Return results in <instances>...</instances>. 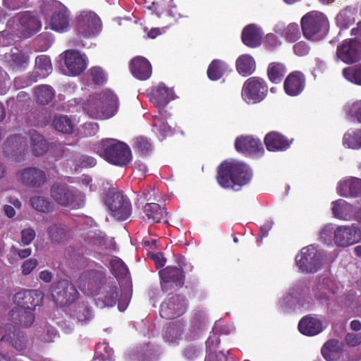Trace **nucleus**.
<instances>
[{
	"label": "nucleus",
	"instance_id": "f257e3e1",
	"mask_svg": "<svg viewBox=\"0 0 361 361\" xmlns=\"http://www.w3.org/2000/svg\"><path fill=\"white\" fill-rule=\"evenodd\" d=\"M83 109L92 118L109 119L118 111V99L111 90L106 89L90 95Z\"/></svg>",
	"mask_w": 361,
	"mask_h": 361
},
{
	"label": "nucleus",
	"instance_id": "f03ea898",
	"mask_svg": "<svg viewBox=\"0 0 361 361\" xmlns=\"http://www.w3.org/2000/svg\"><path fill=\"white\" fill-rule=\"evenodd\" d=\"M252 176L250 168L245 163L224 161L218 166L216 180L222 188L233 189L235 185L247 184Z\"/></svg>",
	"mask_w": 361,
	"mask_h": 361
},
{
	"label": "nucleus",
	"instance_id": "7ed1b4c3",
	"mask_svg": "<svg viewBox=\"0 0 361 361\" xmlns=\"http://www.w3.org/2000/svg\"><path fill=\"white\" fill-rule=\"evenodd\" d=\"M93 149L108 163L115 166L123 167L132 161L130 147L116 139H102L94 145Z\"/></svg>",
	"mask_w": 361,
	"mask_h": 361
},
{
	"label": "nucleus",
	"instance_id": "20e7f679",
	"mask_svg": "<svg viewBox=\"0 0 361 361\" xmlns=\"http://www.w3.org/2000/svg\"><path fill=\"white\" fill-rule=\"evenodd\" d=\"M8 26L20 37L29 38L41 30L42 22L33 12L23 11L12 17L8 22Z\"/></svg>",
	"mask_w": 361,
	"mask_h": 361
},
{
	"label": "nucleus",
	"instance_id": "39448f33",
	"mask_svg": "<svg viewBox=\"0 0 361 361\" xmlns=\"http://www.w3.org/2000/svg\"><path fill=\"white\" fill-rule=\"evenodd\" d=\"M301 28L305 38L311 40L322 39L329 30L327 18L322 13L310 11L301 19Z\"/></svg>",
	"mask_w": 361,
	"mask_h": 361
},
{
	"label": "nucleus",
	"instance_id": "423d86ee",
	"mask_svg": "<svg viewBox=\"0 0 361 361\" xmlns=\"http://www.w3.org/2000/svg\"><path fill=\"white\" fill-rule=\"evenodd\" d=\"M50 195L58 204L63 207L80 208L85 204L84 193L66 184H53L50 188Z\"/></svg>",
	"mask_w": 361,
	"mask_h": 361
},
{
	"label": "nucleus",
	"instance_id": "0eeeda50",
	"mask_svg": "<svg viewBox=\"0 0 361 361\" xmlns=\"http://www.w3.org/2000/svg\"><path fill=\"white\" fill-rule=\"evenodd\" d=\"M42 13L50 19L51 29L57 32L67 30L69 27V13L67 8L57 1L44 3L40 7Z\"/></svg>",
	"mask_w": 361,
	"mask_h": 361
},
{
	"label": "nucleus",
	"instance_id": "6e6552de",
	"mask_svg": "<svg viewBox=\"0 0 361 361\" xmlns=\"http://www.w3.org/2000/svg\"><path fill=\"white\" fill-rule=\"evenodd\" d=\"M105 204L111 215L118 220H126L131 214L132 207L127 196L121 192L109 191L104 198Z\"/></svg>",
	"mask_w": 361,
	"mask_h": 361
},
{
	"label": "nucleus",
	"instance_id": "1a4fd4ad",
	"mask_svg": "<svg viewBox=\"0 0 361 361\" xmlns=\"http://www.w3.org/2000/svg\"><path fill=\"white\" fill-rule=\"evenodd\" d=\"M268 87L264 79L259 77H250L243 84L242 97L248 104H255L262 101L267 96Z\"/></svg>",
	"mask_w": 361,
	"mask_h": 361
},
{
	"label": "nucleus",
	"instance_id": "9d476101",
	"mask_svg": "<svg viewBox=\"0 0 361 361\" xmlns=\"http://www.w3.org/2000/svg\"><path fill=\"white\" fill-rule=\"evenodd\" d=\"M295 263L302 272L314 273L321 267V254L312 245L305 247L296 255Z\"/></svg>",
	"mask_w": 361,
	"mask_h": 361
},
{
	"label": "nucleus",
	"instance_id": "9b49d317",
	"mask_svg": "<svg viewBox=\"0 0 361 361\" xmlns=\"http://www.w3.org/2000/svg\"><path fill=\"white\" fill-rule=\"evenodd\" d=\"M79 293L75 286L68 280L56 281L51 287V296L59 306L68 305L78 298Z\"/></svg>",
	"mask_w": 361,
	"mask_h": 361
},
{
	"label": "nucleus",
	"instance_id": "f8f14e48",
	"mask_svg": "<svg viewBox=\"0 0 361 361\" xmlns=\"http://www.w3.org/2000/svg\"><path fill=\"white\" fill-rule=\"evenodd\" d=\"M187 309L186 300L181 295L168 296L160 306L159 314L166 319H173L183 314Z\"/></svg>",
	"mask_w": 361,
	"mask_h": 361
},
{
	"label": "nucleus",
	"instance_id": "ddd939ff",
	"mask_svg": "<svg viewBox=\"0 0 361 361\" xmlns=\"http://www.w3.org/2000/svg\"><path fill=\"white\" fill-rule=\"evenodd\" d=\"M161 287L164 292L180 288L184 285L185 275L181 269L168 266L159 271Z\"/></svg>",
	"mask_w": 361,
	"mask_h": 361
},
{
	"label": "nucleus",
	"instance_id": "4468645a",
	"mask_svg": "<svg viewBox=\"0 0 361 361\" xmlns=\"http://www.w3.org/2000/svg\"><path fill=\"white\" fill-rule=\"evenodd\" d=\"M76 27L80 35L90 37L97 35L100 32L102 21L95 13L83 11L77 18Z\"/></svg>",
	"mask_w": 361,
	"mask_h": 361
},
{
	"label": "nucleus",
	"instance_id": "2eb2a0df",
	"mask_svg": "<svg viewBox=\"0 0 361 361\" xmlns=\"http://www.w3.org/2000/svg\"><path fill=\"white\" fill-rule=\"evenodd\" d=\"M105 276V272L102 270H86L80 274L78 279L79 288L82 290H87L91 294H97Z\"/></svg>",
	"mask_w": 361,
	"mask_h": 361
},
{
	"label": "nucleus",
	"instance_id": "dca6fc26",
	"mask_svg": "<svg viewBox=\"0 0 361 361\" xmlns=\"http://www.w3.org/2000/svg\"><path fill=\"white\" fill-rule=\"evenodd\" d=\"M336 55L347 64L359 61L361 59V42L353 39L343 40L337 47Z\"/></svg>",
	"mask_w": 361,
	"mask_h": 361
},
{
	"label": "nucleus",
	"instance_id": "f3484780",
	"mask_svg": "<svg viewBox=\"0 0 361 361\" xmlns=\"http://www.w3.org/2000/svg\"><path fill=\"white\" fill-rule=\"evenodd\" d=\"M44 294L38 290H23L13 296V302L21 310H35L43 302Z\"/></svg>",
	"mask_w": 361,
	"mask_h": 361
},
{
	"label": "nucleus",
	"instance_id": "a211bd4d",
	"mask_svg": "<svg viewBox=\"0 0 361 361\" xmlns=\"http://www.w3.org/2000/svg\"><path fill=\"white\" fill-rule=\"evenodd\" d=\"M335 244L346 247L359 242L361 240V230L355 224L351 226H340L334 231Z\"/></svg>",
	"mask_w": 361,
	"mask_h": 361
},
{
	"label": "nucleus",
	"instance_id": "6ab92c4d",
	"mask_svg": "<svg viewBox=\"0 0 361 361\" xmlns=\"http://www.w3.org/2000/svg\"><path fill=\"white\" fill-rule=\"evenodd\" d=\"M1 341L8 342L18 351L26 348L27 339L24 334L12 324L0 326V341Z\"/></svg>",
	"mask_w": 361,
	"mask_h": 361
},
{
	"label": "nucleus",
	"instance_id": "aec40b11",
	"mask_svg": "<svg viewBox=\"0 0 361 361\" xmlns=\"http://www.w3.org/2000/svg\"><path fill=\"white\" fill-rule=\"evenodd\" d=\"M20 182L30 188H39L47 180V176L44 171L37 167H27L18 173Z\"/></svg>",
	"mask_w": 361,
	"mask_h": 361
},
{
	"label": "nucleus",
	"instance_id": "412c9836",
	"mask_svg": "<svg viewBox=\"0 0 361 361\" xmlns=\"http://www.w3.org/2000/svg\"><path fill=\"white\" fill-rule=\"evenodd\" d=\"M64 63L72 75H78L84 72L87 67L85 56L80 51L68 49L63 52Z\"/></svg>",
	"mask_w": 361,
	"mask_h": 361
},
{
	"label": "nucleus",
	"instance_id": "4be33fe9",
	"mask_svg": "<svg viewBox=\"0 0 361 361\" xmlns=\"http://www.w3.org/2000/svg\"><path fill=\"white\" fill-rule=\"evenodd\" d=\"M293 142L277 131L268 133L264 139V145L269 152H281L287 150Z\"/></svg>",
	"mask_w": 361,
	"mask_h": 361
},
{
	"label": "nucleus",
	"instance_id": "5701e85b",
	"mask_svg": "<svg viewBox=\"0 0 361 361\" xmlns=\"http://www.w3.org/2000/svg\"><path fill=\"white\" fill-rule=\"evenodd\" d=\"M235 148L237 152L245 155L256 154L264 150L260 140L251 135L238 137L235 141Z\"/></svg>",
	"mask_w": 361,
	"mask_h": 361
},
{
	"label": "nucleus",
	"instance_id": "b1692460",
	"mask_svg": "<svg viewBox=\"0 0 361 361\" xmlns=\"http://www.w3.org/2000/svg\"><path fill=\"white\" fill-rule=\"evenodd\" d=\"M305 78L298 71L290 73L285 79L283 87L286 93L291 97L298 96L304 90Z\"/></svg>",
	"mask_w": 361,
	"mask_h": 361
},
{
	"label": "nucleus",
	"instance_id": "393cba45",
	"mask_svg": "<svg viewBox=\"0 0 361 361\" xmlns=\"http://www.w3.org/2000/svg\"><path fill=\"white\" fill-rule=\"evenodd\" d=\"M130 70L136 78L145 80L152 75V66L149 61L143 56H135L130 63Z\"/></svg>",
	"mask_w": 361,
	"mask_h": 361
},
{
	"label": "nucleus",
	"instance_id": "a878e982",
	"mask_svg": "<svg viewBox=\"0 0 361 361\" xmlns=\"http://www.w3.org/2000/svg\"><path fill=\"white\" fill-rule=\"evenodd\" d=\"M299 331L305 336H315L323 330L322 322L311 315L303 317L298 324Z\"/></svg>",
	"mask_w": 361,
	"mask_h": 361
},
{
	"label": "nucleus",
	"instance_id": "bb28decb",
	"mask_svg": "<svg viewBox=\"0 0 361 361\" xmlns=\"http://www.w3.org/2000/svg\"><path fill=\"white\" fill-rule=\"evenodd\" d=\"M173 99L172 90L167 87L164 83H160L153 90L150 102L157 107H164Z\"/></svg>",
	"mask_w": 361,
	"mask_h": 361
},
{
	"label": "nucleus",
	"instance_id": "cd10ccee",
	"mask_svg": "<svg viewBox=\"0 0 361 361\" xmlns=\"http://www.w3.org/2000/svg\"><path fill=\"white\" fill-rule=\"evenodd\" d=\"M241 38L243 42L249 47H257L262 39V32L255 25L250 24L244 27Z\"/></svg>",
	"mask_w": 361,
	"mask_h": 361
},
{
	"label": "nucleus",
	"instance_id": "c85d7f7f",
	"mask_svg": "<svg viewBox=\"0 0 361 361\" xmlns=\"http://www.w3.org/2000/svg\"><path fill=\"white\" fill-rule=\"evenodd\" d=\"M104 295L98 300H102L104 306L113 307L116 304L120 294V284L116 280L108 282L104 288Z\"/></svg>",
	"mask_w": 361,
	"mask_h": 361
},
{
	"label": "nucleus",
	"instance_id": "c756f323",
	"mask_svg": "<svg viewBox=\"0 0 361 361\" xmlns=\"http://www.w3.org/2000/svg\"><path fill=\"white\" fill-rule=\"evenodd\" d=\"M27 149V142L25 138L20 135H11L7 138L4 143V150L6 152L11 153L16 156L18 152L20 155L25 154Z\"/></svg>",
	"mask_w": 361,
	"mask_h": 361
},
{
	"label": "nucleus",
	"instance_id": "7c9ffc66",
	"mask_svg": "<svg viewBox=\"0 0 361 361\" xmlns=\"http://www.w3.org/2000/svg\"><path fill=\"white\" fill-rule=\"evenodd\" d=\"M338 192L343 196H358L361 195V179L351 178L340 182L338 188Z\"/></svg>",
	"mask_w": 361,
	"mask_h": 361
},
{
	"label": "nucleus",
	"instance_id": "2f4dec72",
	"mask_svg": "<svg viewBox=\"0 0 361 361\" xmlns=\"http://www.w3.org/2000/svg\"><path fill=\"white\" fill-rule=\"evenodd\" d=\"M47 232L52 243H64L71 237L70 231L61 224H55L50 226Z\"/></svg>",
	"mask_w": 361,
	"mask_h": 361
},
{
	"label": "nucleus",
	"instance_id": "473e14b6",
	"mask_svg": "<svg viewBox=\"0 0 361 361\" xmlns=\"http://www.w3.org/2000/svg\"><path fill=\"white\" fill-rule=\"evenodd\" d=\"M235 66L238 72L243 76L251 75L256 68L254 59L248 54L240 56L236 60Z\"/></svg>",
	"mask_w": 361,
	"mask_h": 361
},
{
	"label": "nucleus",
	"instance_id": "72a5a7b5",
	"mask_svg": "<svg viewBox=\"0 0 361 361\" xmlns=\"http://www.w3.org/2000/svg\"><path fill=\"white\" fill-rule=\"evenodd\" d=\"M34 310H21L16 308L11 311V318L17 324L23 327L30 326L35 321Z\"/></svg>",
	"mask_w": 361,
	"mask_h": 361
},
{
	"label": "nucleus",
	"instance_id": "f704fd0d",
	"mask_svg": "<svg viewBox=\"0 0 361 361\" xmlns=\"http://www.w3.org/2000/svg\"><path fill=\"white\" fill-rule=\"evenodd\" d=\"M31 148L35 156L43 155L48 149L47 141L35 130H29Z\"/></svg>",
	"mask_w": 361,
	"mask_h": 361
},
{
	"label": "nucleus",
	"instance_id": "c9c22d12",
	"mask_svg": "<svg viewBox=\"0 0 361 361\" xmlns=\"http://www.w3.org/2000/svg\"><path fill=\"white\" fill-rule=\"evenodd\" d=\"M54 128L63 134H72L75 123L73 119L67 115H56L52 121Z\"/></svg>",
	"mask_w": 361,
	"mask_h": 361
},
{
	"label": "nucleus",
	"instance_id": "e433bc0d",
	"mask_svg": "<svg viewBox=\"0 0 361 361\" xmlns=\"http://www.w3.org/2000/svg\"><path fill=\"white\" fill-rule=\"evenodd\" d=\"M274 31L281 37H285L289 42H294L300 37L299 26L297 23H290L286 27L277 25L274 28Z\"/></svg>",
	"mask_w": 361,
	"mask_h": 361
},
{
	"label": "nucleus",
	"instance_id": "4c0bfd02",
	"mask_svg": "<svg viewBox=\"0 0 361 361\" xmlns=\"http://www.w3.org/2000/svg\"><path fill=\"white\" fill-rule=\"evenodd\" d=\"M322 354L327 361H333L336 354L343 351V343L336 339L326 341L322 348Z\"/></svg>",
	"mask_w": 361,
	"mask_h": 361
},
{
	"label": "nucleus",
	"instance_id": "58836bf2",
	"mask_svg": "<svg viewBox=\"0 0 361 361\" xmlns=\"http://www.w3.org/2000/svg\"><path fill=\"white\" fill-rule=\"evenodd\" d=\"M34 92L37 102L42 105L48 104L52 101L55 95L53 87L47 85L36 87Z\"/></svg>",
	"mask_w": 361,
	"mask_h": 361
},
{
	"label": "nucleus",
	"instance_id": "ea45409f",
	"mask_svg": "<svg viewBox=\"0 0 361 361\" xmlns=\"http://www.w3.org/2000/svg\"><path fill=\"white\" fill-rule=\"evenodd\" d=\"M144 212L152 223H159L166 216L165 207L157 203H147L144 207Z\"/></svg>",
	"mask_w": 361,
	"mask_h": 361
},
{
	"label": "nucleus",
	"instance_id": "a19ab883",
	"mask_svg": "<svg viewBox=\"0 0 361 361\" xmlns=\"http://www.w3.org/2000/svg\"><path fill=\"white\" fill-rule=\"evenodd\" d=\"M287 72L285 65L279 62L269 63L267 68V75L269 80L276 84L280 83Z\"/></svg>",
	"mask_w": 361,
	"mask_h": 361
},
{
	"label": "nucleus",
	"instance_id": "79ce46f5",
	"mask_svg": "<svg viewBox=\"0 0 361 361\" xmlns=\"http://www.w3.org/2000/svg\"><path fill=\"white\" fill-rule=\"evenodd\" d=\"M226 69L225 63L219 59L213 60L207 68L208 78L212 80L220 79Z\"/></svg>",
	"mask_w": 361,
	"mask_h": 361
},
{
	"label": "nucleus",
	"instance_id": "37998d69",
	"mask_svg": "<svg viewBox=\"0 0 361 361\" xmlns=\"http://www.w3.org/2000/svg\"><path fill=\"white\" fill-rule=\"evenodd\" d=\"M73 317L81 323H87L93 318L92 309L87 303H78L73 311Z\"/></svg>",
	"mask_w": 361,
	"mask_h": 361
},
{
	"label": "nucleus",
	"instance_id": "c03bdc74",
	"mask_svg": "<svg viewBox=\"0 0 361 361\" xmlns=\"http://www.w3.org/2000/svg\"><path fill=\"white\" fill-rule=\"evenodd\" d=\"M343 145L351 149L361 147V130H349L345 133Z\"/></svg>",
	"mask_w": 361,
	"mask_h": 361
},
{
	"label": "nucleus",
	"instance_id": "a18cd8bd",
	"mask_svg": "<svg viewBox=\"0 0 361 361\" xmlns=\"http://www.w3.org/2000/svg\"><path fill=\"white\" fill-rule=\"evenodd\" d=\"M35 67L38 74L44 78L49 75L52 71L50 58L47 55H39L35 59Z\"/></svg>",
	"mask_w": 361,
	"mask_h": 361
},
{
	"label": "nucleus",
	"instance_id": "49530a36",
	"mask_svg": "<svg viewBox=\"0 0 361 361\" xmlns=\"http://www.w3.org/2000/svg\"><path fill=\"white\" fill-rule=\"evenodd\" d=\"M30 202L32 207L39 212L49 213L53 210L51 202L42 196H33L30 197Z\"/></svg>",
	"mask_w": 361,
	"mask_h": 361
},
{
	"label": "nucleus",
	"instance_id": "de8ad7c7",
	"mask_svg": "<svg viewBox=\"0 0 361 361\" xmlns=\"http://www.w3.org/2000/svg\"><path fill=\"white\" fill-rule=\"evenodd\" d=\"M6 58L13 68H21L27 63V57L18 49H16L15 51L12 50L8 56H6Z\"/></svg>",
	"mask_w": 361,
	"mask_h": 361
},
{
	"label": "nucleus",
	"instance_id": "09e8293b",
	"mask_svg": "<svg viewBox=\"0 0 361 361\" xmlns=\"http://www.w3.org/2000/svg\"><path fill=\"white\" fill-rule=\"evenodd\" d=\"M206 357L207 360H211L213 353L217 350L220 343L219 335L217 333L212 332L206 341Z\"/></svg>",
	"mask_w": 361,
	"mask_h": 361
},
{
	"label": "nucleus",
	"instance_id": "8fccbe9b",
	"mask_svg": "<svg viewBox=\"0 0 361 361\" xmlns=\"http://www.w3.org/2000/svg\"><path fill=\"white\" fill-rule=\"evenodd\" d=\"M153 127L164 137L171 133V128L168 125L166 119L162 117L161 111H159V116H154Z\"/></svg>",
	"mask_w": 361,
	"mask_h": 361
},
{
	"label": "nucleus",
	"instance_id": "3c124183",
	"mask_svg": "<svg viewBox=\"0 0 361 361\" xmlns=\"http://www.w3.org/2000/svg\"><path fill=\"white\" fill-rule=\"evenodd\" d=\"M133 147L142 155H146L152 151V143L147 137L140 136L135 139Z\"/></svg>",
	"mask_w": 361,
	"mask_h": 361
},
{
	"label": "nucleus",
	"instance_id": "603ef678",
	"mask_svg": "<svg viewBox=\"0 0 361 361\" xmlns=\"http://www.w3.org/2000/svg\"><path fill=\"white\" fill-rule=\"evenodd\" d=\"M332 213L334 217L341 219L346 220L347 214L345 212L348 210V205L344 200H339L333 202Z\"/></svg>",
	"mask_w": 361,
	"mask_h": 361
},
{
	"label": "nucleus",
	"instance_id": "864d4df0",
	"mask_svg": "<svg viewBox=\"0 0 361 361\" xmlns=\"http://www.w3.org/2000/svg\"><path fill=\"white\" fill-rule=\"evenodd\" d=\"M112 272L116 277L124 276L128 273V268L124 262L118 259H112L110 261Z\"/></svg>",
	"mask_w": 361,
	"mask_h": 361
},
{
	"label": "nucleus",
	"instance_id": "5fc2aeb1",
	"mask_svg": "<svg viewBox=\"0 0 361 361\" xmlns=\"http://www.w3.org/2000/svg\"><path fill=\"white\" fill-rule=\"evenodd\" d=\"M90 75L95 85H102L106 81L104 71L99 67H93L90 70Z\"/></svg>",
	"mask_w": 361,
	"mask_h": 361
},
{
	"label": "nucleus",
	"instance_id": "6e6d98bb",
	"mask_svg": "<svg viewBox=\"0 0 361 361\" xmlns=\"http://www.w3.org/2000/svg\"><path fill=\"white\" fill-rule=\"evenodd\" d=\"M38 264L39 262L35 258L25 259L21 265L22 274L27 276L38 266Z\"/></svg>",
	"mask_w": 361,
	"mask_h": 361
},
{
	"label": "nucleus",
	"instance_id": "4d7b16f0",
	"mask_svg": "<svg viewBox=\"0 0 361 361\" xmlns=\"http://www.w3.org/2000/svg\"><path fill=\"white\" fill-rule=\"evenodd\" d=\"M21 243L23 245H30L36 237V232L32 228H24L20 232Z\"/></svg>",
	"mask_w": 361,
	"mask_h": 361
},
{
	"label": "nucleus",
	"instance_id": "13d9d810",
	"mask_svg": "<svg viewBox=\"0 0 361 361\" xmlns=\"http://www.w3.org/2000/svg\"><path fill=\"white\" fill-rule=\"evenodd\" d=\"M99 130V126L97 123L89 122L82 125L81 134L84 137L94 136Z\"/></svg>",
	"mask_w": 361,
	"mask_h": 361
},
{
	"label": "nucleus",
	"instance_id": "bf43d9fd",
	"mask_svg": "<svg viewBox=\"0 0 361 361\" xmlns=\"http://www.w3.org/2000/svg\"><path fill=\"white\" fill-rule=\"evenodd\" d=\"M201 354L202 350L197 346H188L183 351L184 357L188 360H194Z\"/></svg>",
	"mask_w": 361,
	"mask_h": 361
},
{
	"label": "nucleus",
	"instance_id": "052dcab7",
	"mask_svg": "<svg viewBox=\"0 0 361 361\" xmlns=\"http://www.w3.org/2000/svg\"><path fill=\"white\" fill-rule=\"evenodd\" d=\"M346 344L350 347H355L361 344V333H348L345 336Z\"/></svg>",
	"mask_w": 361,
	"mask_h": 361
},
{
	"label": "nucleus",
	"instance_id": "680f3d73",
	"mask_svg": "<svg viewBox=\"0 0 361 361\" xmlns=\"http://www.w3.org/2000/svg\"><path fill=\"white\" fill-rule=\"evenodd\" d=\"M293 49L296 55L303 56L309 53L310 47L306 42L300 41L294 45Z\"/></svg>",
	"mask_w": 361,
	"mask_h": 361
},
{
	"label": "nucleus",
	"instance_id": "e2e57ef3",
	"mask_svg": "<svg viewBox=\"0 0 361 361\" xmlns=\"http://www.w3.org/2000/svg\"><path fill=\"white\" fill-rule=\"evenodd\" d=\"M28 0H4L6 6L11 10H17L25 6Z\"/></svg>",
	"mask_w": 361,
	"mask_h": 361
},
{
	"label": "nucleus",
	"instance_id": "0e129e2a",
	"mask_svg": "<svg viewBox=\"0 0 361 361\" xmlns=\"http://www.w3.org/2000/svg\"><path fill=\"white\" fill-rule=\"evenodd\" d=\"M150 258L154 262L157 269L161 268L166 264V259L161 252L151 254Z\"/></svg>",
	"mask_w": 361,
	"mask_h": 361
},
{
	"label": "nucleus",
	"instance_id": "69168bd1",
	"mask_svg": "<svg viewBox=\"0 0 361 361\" xmlns=\"http://www.w3.org/2000/svg\"><path fill=\"white\" fill-rule=\"evenodd\" d=\"M11 251L16 254L18 256V257L21 259H27L32 254L31 248L18 249L15 246H12L11 248Z\"/></svg>",
	"mask_w": 361,
	"mask_h": 361
},
{
	"label": "nucleus",
	"instance_id": "338daca9",
	"mask_svg": "<svg viewBox=\"0 0 361 361\" xmlns=\"http://www.w3.org/2000/svg\"><path fill=\"white\" fill-rule=\"evenodd\" d=\"M70 260L75 267H83L87 264V259L80 254H74L73 257L70 256Z\"/></svg>",
	"mask_w": 361,
	"mask_h": 361
},
{
	"label": "nucleus",
	"instance_id": "774afa93",
	"mask_svg": "<svg viewBox=\"0 0 361 361\" xmlns=\"http://www.w3.org/2000/svg\"><path fill=\"white\" fill-rule=\"evenodd\" d=\"M80 161L82 167H92L97 163L94 158L86 155L80 156Z\"/></svg>",
	"mask_w": 361,
	"mask_h": 361
}]
</instances>
